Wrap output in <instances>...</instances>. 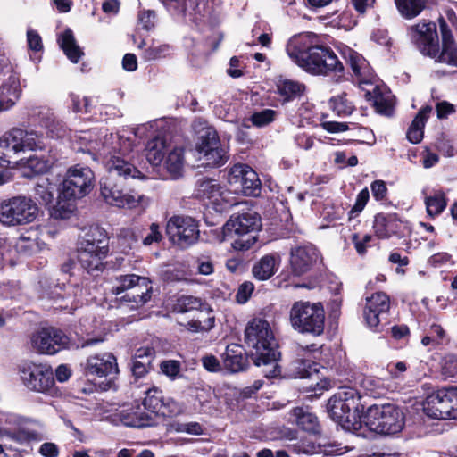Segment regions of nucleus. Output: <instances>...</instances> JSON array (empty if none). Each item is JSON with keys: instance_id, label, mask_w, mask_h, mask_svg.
Here are the masks:
<instances>
[{"instance_id": "1", "label": "nucleus", "mask_w": 457, "mask_h": 457, "mask_svg": "<svg viewBox=\"0 0 457 457\" xmlns=\"http://www.w3.org/2000/svg\"><path fill=\"white\" fill-rule=\"evenodd\" d=\"M287 52L292 61L309 74H334L337 82L346 79L345 67L334 50L313 32L292 37Z\"/></svg>"}, {"instance_id": "2", "label": "nucleus", "mask_w": 457, "mask_h": 457, "mask_svg": "<svg viewBox=\"0 0 457 457\" xmlns=\"http://www.w3.org/2000/svg\"><path fill=\"white\" fill-rule=\"evenodd\" d=\"M244 343L249 348L250 358L256 367H263L267 378H276L281 375L279 343L270 323L262 318L248 321L244 331Z\"/></svg>"}, {"instance_id": "3", "label": "nucleus", "mask_w": 457, "mask_h": 457, "mask_svg": "<svg viewBox=\"0 0 457 457\" xmlns=\"http://www.w3.org/2000/svg\"><path fill=\"white\" fill-rule=\"evenodd\" d=\"M108 174L100 180V192L104 201L119 208L137 207L142 195L134 190L126 189L128 178H137L141 172L130 162L118 156L112 157L107 162Z\"/></svg>"}, {"instance_id": "4", "label": "nucleus", "mask_w": 457, "mask_h": 457, "mask_svg": "<svg viewBox=\"0 0 457 457\" xmlns=\"http://www.w3.org/2000/svg\"><path fill=\"white\" fill-rule=\"evenodd\" d=\"M109 253V237L98 225L90 226L85 232L78 248V261L83 270L92 277H99L105 269L104 260Z\"/></svg>"}, {"instance_id": "5", "label": "nucleus", "mask_w": 457, "mask_h": 457, "mask_svg": "<svg viewBox=\"0 0 457 457\" xmlns=\"http://www.w3.org/2000/svg\"><path fill=\"white\" fill-rule=\"evenodd\" d=\"M356 388L340 387L328 401L327 410L329 417L343 427L350 428L361 422L364 405Z\"/></svg>"}, {"instance_id": "6", "label": "nucleus", "mask_w": 457, "mask_h": 457, "mask_svg": "<svg viewBox=\"0 0 457 457\" xmlns=\"http://www.w3.org/2000/svg\"><path fill=\"white\" fill-rule=\"evenodd\" d=\"M170 15L181 21L187 18L195 26L213 29L221 22L220 2H162Z\"/></svg>"}, {"instance_id": "7", "label": "nucleus", "mask_w": 457, "mask_h": 457, "mask_svg": "<svg viewBox=\"0 0 457 457\" xmlns=\"http://www.w3.org/2000/svg\"><path fill=\"white\" fill-rule=\"evenodd\" d=\"M361 422L371 432L382 436H392L402 432L404 428L405 415L395 404H373L364 411Z\"/></svg>"}, {"instance_id": "8", "label": "nucleus", "mask_w": 457, "mask_h": 457, "mask_svg": "<svg viewBox=\"0 0 457 457\" xmlns=\"http://www.w3.org/2000/svg\"><path fill=\"white\" fill-rule=\"evenodd\" d=\"M262 228V220L255 212L233 213L223 227L227 237H237L231 244L237 251L249 250L257 241L256 232Z\"/></svg>"}, {"instance_id": "9", "label": "nucleus", "mask_w": 457, "mask_h": 457, "mask_svg": "<svg viewBox=\"0 0 457 457\" xmlns=\"http://www.w3.org/2000/svg\"><path fill=\"white\" fill-rule=\"evenodd\" d=\"M292 328L300 334L320 337L325 329V310L322 303L296 301L289 312Z\"/></svg>"}, {"instance_id": "10", "label": "nucleus", "mask_w": 457, "mask_h": 457, "mask_svg": "<svg viewBox=\"0 0 457 457\" xmlns=\"http://www.w3.org/2000/svg\"><path fill=\"white\" fill-rule=\"evenodd\" d=\"M94 186L95 174L93 170L87 166L73 165L67 170L60 185V198L76 202L89 195Z\"/></svg>"}, {"instance_id": "11", "label": "nucleus", "mask_w": 457, "mask_h": 457, "mask_svg": "<svg viewBox=\"0 0 457 457\" xmlns=\"http://www.w3.org/2000/svg\"><path fill=\"white\" fill-rule=\"evenodd\" d=\"M38 214L37 204L29 197L12 196L0 202V223L7 227L33 222Z\"/></svg>"}, {"instance_id": "12", "label": "nucleus", "mask_w": 457, "mask_h": 457, "mask_svg": "<svg viewBox=\"0 0 457 457\" xmlns=\"http://www.w3.org/2000/svg\"><path fill=\"white\" fill-rule=\"evenodd\" d=\"M423 410L428 417L435 420L457 419V386L433 391L426 397Z\"/></svg>"}, {"instance_id": "13", "label": "nucleus", "mask_w": 457, "mask_h": 457, "mask_svg": "<svg viewBox=\"0 0 457 457\" xmlns=\"http://www.w3.org/2000/svg\"><path fill=\"white\" fill-rule=\"evenodd\" d=\"M83 374L87 378H104L99 384L102 391H107L114 386V378L119 373L116 357L111 353L90 355L80 364Z\"/></svg>"}, {"instance_id": "14", "label": "nucleus", "mask_w": 457, "mask_h": 457, "mask_svg": "<svg viewBox=\"0 0 457 457\" xmlns=\"http://www.w3.org/2000/svg\"><path fill=\"white\" fill-rule=\"evenodd\" d=\"M166 234L173 245L187 249L199 240V223L190 216L174 215L167 221Z\"/></svg>"}, {"instance_id": "15", "label": "nucleus", "mask_w": 457, "mask_h": 457, "mask_svg": "<svg viewBox=\"0 0 457 457\" xmlns=\"http://www.w3.org/2000/svg\"><path fill=\"white\" fill-rule=\"evenodd\" d=\"M23 385L30 391L53 395L56 393L54 371L50 365L28 363L21 369Z\"/></svg>"}, {"instance_id": "16", "label": "nucleus", "mask_w": 457, "mask_h": 457, "mask_svg": "<svg viewBox=\"0 0 457 457\" xmlns=\"http://www.w3.org/2000/svg\"><path fill=\"white\" fill-rule=\"evenodd\" d=\"M230 190L245 196H257L261 193L262 183L256 171L248 164L236 163L227 173Z\"/></svg>"}, {"instance_id": "17", "label": "nucleus", "mask_w": 457, "mask_h": 457, "mask_svg": "<svg viewBox=\"0 0 457 457\" xmlns=\"http://www.w3.org/2000/svg\"><path fill=\"white\" fill-rule=\"evenodd\" d=\"M196 150L203 155L205 165L209 167H220L228 159L226 149L221 145L218 132L212 127L203 130L196 143Z\"/></svg>"}, {"instance_id": "18", "label": "nucleus", "mask_w": 457, "mask_h": 457, "mask_svg": "<svg viewBox=\"0 0 457 457\" xmlns=\"http://www.w3.org/2000/svg\"><path fill=\"white\" fill-rule=\"evenodd\" d=\"M372 228L378 239H388L394 236L403 238L412 233L411 224L406 220H402L395 212L377 213Z\"/></svg>"}, {"instance_id": "19", "label": "nucleus", "mask_w": 457, "mask_h": 457, "mask_svg": "<svg viewBox=\"0 0 457 457\" xmlns=\"http://www.w3.org/2000/svg\"><path fill=\"white\" fill-rule=\"evenodd\" d=\"M32 346L42 354H54L69 347L70 337L60 328H42L31 337Z\"/></svg>"}, {"instance_id": "20", "label": "nucleus", "mask_w": 457, "mask_h": 457, "mask_svg": "<svg viewBox=\"0 0 457 457\" xmlns=\"http://www.w3.org/2000/svg\"><path fill=\"white\" fill-rule=\"evenodd\" d=\"M227 193L214 179L203 178L197 180L194 195L199 200H209L213 210L222 213L236 204L226 198Z\"/></svg>"}, {"instance_id": "21", "label": "nucleus", "mask_w": 457, "mask_h": 457, "mask_svg": "<svg viewBox=\"0 0 457 457\" xmlns=\"http://www.w3.org/2000/svg\"><path fill=\"white\" fill-rule=\"evenodd\" d=\"M409 35L411 42L424 56L435 57L439 44L436 24L435 22H419L411 27Z\"/></svg>"}, {"instance_id": "22", "label": "nucleus", "mask_w": 457, "mask_h": 457, "mask_svg": "<svg viewBox=\"0 0 457 457\" xmlns=\"http://www.w3.org/2000/svg\"><path fill=\"white\" fill-rule=\"evenodd\" d=\"M390 311V298L384 292H376L366 298L363 316L367 325L376 331L379 326L388 322Z\"/></svg>"}, {"instance_id": "23", "label": "nucleus", "mask_w": 457, "mask_h": 457, "mask_svg": "<svg viewBox=\"0 0 457 457\" xmlns=\"http://www.w3.org/2000/svg\"><path fill=\"white\" fill-rule=\"evenodd\" d=\"M142 404L145 409L155 415L172 418L181 412L179 404L170 397H165L163 392L152 386L145 392Z\"/></svg>"}, {"instance_id": "24", "label": "nucleus", "mask_w": 457, "mask_h": 457, "mask_svg": "<svg viewBox=\"0 0 457 457\" xmlns=\"http://www.w3.org/2000/svg\"><path fill=\"white\" fill-rule=\"evenodd\" d=\"M441 36V45L438 44L435 61L457 68V42L447 21L443 16L437 20Z\"/></svg>"}, {"instance_id": "25", "label": "nucleus", "mask_w": 457, "mask_h": 457, "mask_svg": "<svg viewBox=\"0 0 457 457\" xmlns=\"http://www.w3.org/2000/svg\"><path fill=\"white\" fill-rule=\"evenodd\" d=\"M320 258V253L312 245L292 248L289 257L292 274L300 277L308 273L317 265Z\"/></svg>"}, {"instance_id": "26", "label": "nucleus", "mask_w": 457, "mask_h": 457, "mask_svg": "<svg viewBox=\"0 0 457 457\" xmlns=\"http://www.w3.org/2000/svg\"><path fill=\"white\" fill-rule=\"evenodd\" d=\"M224 371L228 374L245 372L250 368V352L243 345L232 343L220 354Z\"/></svg>"}, {"instance_id": "27", "label": "nucleus", "mask_w": 457, "mask_h": 457, "mask_svg": "<svg viewBox=\"0 0 457 457\" xmlns=\"http://www.w3.org/2000/svg\"><path fill=\"white\" fill-rule=\"evenodd\" d=\"M345 59L353 72V78L358 84L373 83L374 71L362 54L353 49H348Z\"/></svg>"}, {"instance_id": "28", "label": "nucleus", "mask_w": 457, "mask_h": 457, "mask_svg": "<svg viewBox=\"0 0 457 457\" xmlns=\"http://www.w3.org/2000/svg\"><path fill=\"white\" fill-rule=\"evenodd\" d=\"M155 355L156 352L153 346L139 347L135 351L129 363L135 379L145 377L153 370Z\"/></svg>"}, {"instance_id": "29", "label": "nucleus", "mask_w": 457, "mask_h": 457, "mask_svg": "<svg viewBox=\"0 0 457 457\" xmlns=\"http://www.w3.org/2000/svg\"><path fill=\"white\" fill-rule=\"evenodd\" d=\"M281 264V256L278 253H266L256 261L252 267L253 277L259 281L271 278Z\"/></svg>"}, {"instance_id": "30", "label": "nucleus", "mask_w": 457, "mask_h": 457, "mask_svg": "<svg viewBox=\"0 0 457 457\" xmlns=\"http://www.w3.org/2000/svg\"><path fill=\"white\" fill-rule=\"evenodd\" d=\"M291 417L299 429L310 435L319 436L322 432L320 420L315 413L309 411L308 407L297 406L291 410Z\"/></svg>"}, {"instance_id": "31", "label": "nucleus", "mask_w": 457, "mask_h": 457, "mask_svg": "<svg viewBox=\"0 0 457 457\" xmlns=\"http://www.w3.org/2000/svg\"><path fill=\"white\" fill-rule=\"evenodd\" d=\"M21 94L20 76L16 73L11 74L0 86V111L11 109Z\"/></svg>"}, {"instance_id": "32", "label": "nucleus", "mask_w": 457, "mask_h": 457, "mask_svg": "<svg viewBox=\"0 0 457 457\" xmlns=\"http://www.w3.org/2000/svg\"><path fill=\"white\" fill-rule=\"evenodd\" d=\"M303 83L290 79H279L276 82L275 93L278 96V102L285 105L296 99H300L305 93Z\"/></svg>"}, {"instance_id": "33", "label": "nucleus", "mask_w": 457, "mask_h": 457, "mask_svg": "<svg viewBox=\"0 0 457 457\" xmlns=\"http://www.w3.org/2000/svg\"><path fill=\"white\" fill-rule=\"evenodd\" d=\"M151 281L144 277L137 285L124 295L120 300L131 303V308H138L146 303L152 296Z\"/></svg>"}, {"instance_id": "34", "label": "nucleus", "mask_w": 457, "mask_h": 457, "mask_svg": "<svg viewBox=\"0 0 457 457\" xmlns=\"http://www.w3.org/2000/svg\"><path fill=\"white\" fill-rule=\"evenodd\" d=\"M120 421L127 427L145 428L155 425V418L141 410L139 405L123 410Z\"/></svg>"}, {"instance_id": "35", "label": "nucleus", "mask_w": 457, "mask_h": 457, "mask_svg": "<svg viewBox=\"0 0 457 457\" xmlns=\"http://www.w3.org/2000/svg\"><path fill=\"white\" fill-rule=\"evenodd\" d=\"M432 112V106H422L415 115L406 132V138L411 144H419L424 137L425 125Z\"/></svg>"}, {"instance_id": "36", "label": "nucleus", "mask_w": 457, "mask_h": 457, "mask_svg": "<svg viewBox=\"0 0 457 457\" xmlns=\"http://www.w3.org/2000/svg\"><path fill=\"white\" fill-rule=\"evenodd\" d=\"M57 43L67 58L73 63H78L84 52L77 44L73 31L67 28L57 37Z\"/></svg>"}, {"instance_id": "37", "label": "nucleus", "mask_w": 457, "mask_h": 457, "mask_svg": "<svg viewBox=\"0 0 457 457\" xmlns=\"http://www.w3.org/2000/svg\"><path fill=\"white\" fill-rule=\"evenodd\" d=\"M332 2H303V5L307 8L310 13H299L303 19L312 20V14L319 20H328L339 12L337 9H332L329 4Z\"/></svg>"}, {"instance_id": "38", "label": "nucleus", "mask_w": 457, "mask_h": 457, "mask_svg": "<svg viewBox=\"0 0 457 457\" xmlns=\"http://www.w3.org/2000/svg\"><path fill=\"white\" fill-rule=\"evenodd\" d=\"M27 130L21 128H12L6 131L0 137V148H11L12 154H18L24 151L23 140L26 137Z\"/></svg>"}, {"instance_id": "39", "label": "nucleus", "mask_w": 457, "mask_h": 457, "mask_svg": "<svg viewBox=\"0 0 457 457\" xmlns=\"http://www.w3.org/2000/svg\"><path fill=\"white\" fill-rule=\"evenodd\" d=\"M374 94L373 106L376 112L385 117H393L395 108V96L383 94L378 87Z\"/></svg>"}, {"instance_id": "40", "label": "nucleus", "mask_w": 457, "mask_h": 457, "mask_svg": "<svg viewBox=\"0 0 457 457\" xmlns=\"http://www.w3.org/2000/svg\"><path fill=\"white\" fill-rule=\"evenodd\" d=\"M166 154V141L159 136L154 137L147 142L146 159L154 165H159Z\"/></svg>"}, {"instance_id": "41", "label": "nucleus", "mask_w": 457, "mask_h": 457, "mask_svg": "<svg viewBox=\"0 0 457 457\" xmlns=\"http://www.w3.org/2000/svg\"><path fill=\"white\" fill-rule=\"evenodd\" d=\"M133 237L136 241L140 239L145 246L159 244L163 239L161 227L156 222L151 223L147 228L136 229L133 232Z\"/></svg>"}, {"instance_id": "42", "label": "nucleus", "mask_w": 457, "mask_h": 457, "mask_svg": "<svg viewBox=\"0 0 457 457\" xmlns=\"http://www.w3.org/2000/svg\"><path fill=\"white\" fill-rule=\"evenodd\" d=\"M448 199L442 190L436 191L433 195L425 198L428 215L434 219L440 215L447 206Z\"/></svg>"}, {"instance_id": "43", "label": "nucleus", "mask_w": 457, "mask_h": 457, "mask_svg": "<svg viewBox=\"0 0 457 457\" xmlns=\"http://www.w3.org/2000/svg\"><path fill=\"white\" fill-rule=\"evenodd\" d=\"M50 168L51 164L48 159L33 155L24 162V169L28 171H24L23 176L32 178L36 175H42L48 172Z\"/></svg>"}, {"instance_id": "44", "label": "nucleus", "mask_w": 457, "mask_h": 457, "mask_svg": "<svg viewBox=\"0 0 457 457\" xmlns=\"http://www.w3.org/2000/svg\"><path fill=\"white\" fill-rule=\"evenodd\" d=\"M203 306L200 298L193 295H182L178 296L172 303V312L177 313H186L193 311H199Z\"/></svg>"}, {"instance_id": "45", "label": "nucleus", "mask_w": 457, "mask_h": 457, "mask_svg": "<svg viewBox=\"0 0 457 457\" xmlns=\"http://www.w3.org/2000/svg\"><path fill=\"white\" fill-rule=\"evenodd\" d=\"M329 107L337 116H348L353 112L355 106L347 98V94L343 92L329 99Z\"/></svg>"}, {"instance_id": "46", "label": "nucleus", "mask_w": 457, "mask_h": 457, "mask_svg": "<svg viewBox=\"0 0 457 457\" xmlns=\"http://www.w3.org/2000/svg\"><path fill=\"white\" fill-rule=\"evenodd\" d=\"M144 277L137 274L116 276L111 291L115 295H120L122 293L126 294L130 291Z\"/></svg>"}, {"instance_id": "47", "label": "nucleus", "mask_w": 457, "mask_h": 457, "mask_svg": "<svg viewBox=\"0 0 457 457\" xmlns=\"http://www.w3.org/2000/svg\"><path fill=\"white\" fill-rule=\"evenodd\" d=\"M292 371L295 378H307L319 371V364L306 359H296L292 363Z\"/></svg>"}, {"instance_id": "48", "label": "nucleus", "mask_w": 457, "mask_h": 457, "mask_svg": "<svg viewBox=\"0 0 457 457\" xmlns=\"http://www.w3.org/2000/svg\"><path fill=\"white\" fill-rule=\"evenodd\" d=\"M400 14L404 19L417 17L425 8L427 2H395Z\"/></svg>"}, {"instance_id": "49", "label": "nucleus", "mask_w": 457, "mask_h": 457, "mask_svg": "<svg viewBox=\"0 0 457 457\" xmlns=\"http://www.w3.org/2000/svg\"><path fill=\"white\" fill-rule=\"evenodd\" d=\"M76 202L66 201L58 196L56 205L51 211V216L54 219L66 220L71 218L76 210Z\"/></svg>"}, {"instance_id": "50", "label": "nucleus", "mask_w": 457, "mask_h": 457, "mask_svg": "<svg viewBox=\"0 0 457 457\" xmlns=\"http://www.w3.org/2000/svg\"><path fill=\"white\" fill-rule=\"evenodd\" d=\"M170 46L162 44L154 46L152 44L149 47L145 48L141 54V58L145 62H153L161 58H165L170 54Z\"/></svg>"}, {"instance_id": "51", "label": "nucleus", "mask_w": 457, "mask_h": 457, "mask_svg": "<svg viewBox=\"0 0 457 457\" xmlns=\"http://www.w3.org/2000/svg\"><path fill=\"white\" fill-rule=\"evenodd\" d=\"M5 436L19 444L39 440L38 432L35 430H28L22 428H18L12 431H6Z\"/></svg>"}, {"instance_id": "52", "label": "nucleus", "mask_w": 457, "mask_h": 457, "mask_svg": "<svg viewBox=\"0 0 457 457\" xmlns=\"http://www.w3.org/2000/svg\"><path fill=\"white\" fill-rule=\"evenodd\" d=\"M183 154L177 151H171L168 154L165 160V166L169 173L173 176L180 175L183 170Z\"/></svg>"}, {"instance_id": "53", "label": "nucleus", "mask_w": 457, "mask_h": 457, "mask_svg": "<svg viewBox=\"0 0 457 457\" xmlns=\"http://www.w3.org/2000/svg\"><path fill=\"white\" fill-rule=\"evenodd\" d=\"M277 112L271 109H264L255 112L250 116V120L253 126L261 128L269 125L276 119Z\"/></svg>"}, {"instance_id": "54", "label": "nucleus", "mask_w": 457, "mask_h": 457, "mask_svg": "<svg viewBox=\"0 0 457 457\" xmlns=\"http://www.w3.org/2000/svg\"><path fill=\"white\" fill-rule=\"evenodd\" d=\"M34 196L42 205H49L53 203L54 194L49 184L37 183L34 187Z\"/></svg>"}, {"instance_id": "55", "label": "nucleus", "mask_w": 457, "mask_h": 457, "mask_svg": "<svg viewBox=\"0 0 457 457\" xmlns=\"http://www.w3.org/2000/svg\"><path fill=\"white\" fill-rule=\"evenodd\" d=\"M370 200V192L367 187H364L359 192L356 196L355 203L351 210L348 212L349 220L354 219L362 212Z\"/></svg>"}, {"instance_id": "56", "label": "nucleus", "mask_w": 457, "mask_h": 457, "mask_svg": "<svg viewBox=\"0 0 457 457\" xmlns=\"http://www.w3.org/2000/svg\"><path fill=\"white\" fill-rule=\"evenodd\" d=\"M160 370L162 374L174 380L181 376V362L177 360H165L160 363Z\"/></svg>"}, {"instance_id": "57", "label": "nucleus", "mask_w": 457, "mask_h": 457, "mask_svg": "<svg viewBox=\"0 0 457 457\" xmlns=\"http://www.w3.org/2000/svg\"><path fill=\"white\" fill-rule=\"evenodd\" d=\"M388 262L392 264H397L395 272L399 275H405L404 267L410 264V259L407 255H403L398 249L392 251L388 255Z\"/></svg>"}, {"instance_id": "58", "label": "nucleus", "mask_w": 457, "mask_h": 457, "mask_svg": "<svg viewBox=\"0 0 457 457\" xmlns=\"http://www.w3.org/2000/svg\"><path fill=\"white\" fill-rule=\"evenodd\" d=\"M24 144V150H37V149H43L44 148V137L42 134H38L36 131L27 130L26 137L23 140Z\"/></svg>"}, {"instance_id": "59", "label": "nucleus", "mask_w": 457, "mask_h": 457, "mask_svg": "<svg viewBox=\"0 0 457 457\" xmlns=\"http://www.w3.org/2000/svg\"><path fill=\"white\" fill-rule=\"evenodd\" d=\"M370 190L376 201L385 202L387 200L388 189L384 180L376 179L371 182Z\"/></svg>"}, {"instance_id": "60", "label": "nucleus", "mask_w": 457, "mask_h": 457, "mask_svg": "<svg viewBox=\"0 0 457 457\" xmlns=\"http://www.w3.org/2000/svg\"><path fill=\"white\" fill-rule=\"evenodd\" d=\"M372 236L370 234H366L362 238L360 237L358 233H353L352 235L351 240L354 245V248L359 255H365L367 253V248L370 245V243L372 240Z\"/></svg>"}, {"instance_id": "61", "label": "nucleus", "mask_w": 457, "mask_h": 457, "mask_svg": "<svg viewBox=\"0 0 457 457\" xmlns=\"http://www.w3.org/2000/svg\"><path fill=\"white\" fill-rule=\"evenodd\" d=\"M254 290V285L251 281H245L239 285L236 294V301L237 303L244 304L251 297Z\"/></svg>"}, {"instance_id": "62", "label": "nucleus", "mask_w": 457, "mask_h": 457, "mask_svg": "<svg viewBox=\"0 0 457 457\" xmlns=\"http://www.w3.org/2000/svg\"><path fill=\"white\" fill-rule=\"evenodd\" d=\"M202 364L209 372L218 373L224 370L221 359L219 360L212 354L204 356L202 358Z\"/></svg>"}, {"instance_id": "63", "label": "nucleus", "mask_w": 457, "mask_h": 457, "mask_svg": "<svg viewBox=\"0 0 457 457\" xmlns=\"http://www.w3.org/2000/svg\"><path fill=\"white\" fill-rule=\"evenodd\" d=\"M155 12L153 10H143L138 12V21L142 24V29L150 31L155 26Z\"/></svg>"}, {"instance_id": "64", "label": "nucleus", "mask_w": 457, "mask_h": 457, "mask_svg": "<svg viewBox=\"0 0 457 457\" xmlns=\"http://www.w3.org/2000/svg\"><path fill=\"white\" fill-rule=\"evenodd\" d=\"M442 374L446 378L457 377V357L449 355L442 367Z\"/></svg>"}]
</instances>
